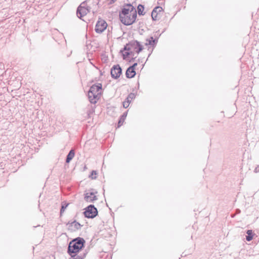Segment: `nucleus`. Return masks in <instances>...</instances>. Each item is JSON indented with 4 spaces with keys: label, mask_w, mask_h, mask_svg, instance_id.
I'll list each match as a JSON object with an SVG mask.
<instances>
[{
    "label": "nucleus",
    "mask_w": 259,
    "mask_h": 259,
    "mask_svg": "<svg viewBox=\"0 0 259 259\" xmlns=\"http://www.w3.org/2000/svg\"><path fill=\"white\" fill-rule=\"evenodd\" d=\"M254 172H259V165L255 167V168L254 169Z\"/></svg>",
    "instance_id": "obj_27"
},
{
    "label": "nucleus",
    "mask_w": 259,
    "mask_h": 259,
    "mask_svg": "<svg viewBox=\"0 0 259 259\" xmlns=\"http://www.w3.org/2000/svg\"><path fill=\"white\" fill-rule=\"evenodd\" d=\"M112 78L117 79L122 73V69L119 65H114L111 69L110 71Z\"/></svg>",
    "instance_id": "obj_8"
},
{
    "label": "nucleus",
    "mask_w": 259,
    "mask_h": 259,
    "mask_svg": "<svg viewBox=\"0 0 259 259\" xmlns=\"http://www.w3.org/2000/svg\"><path fill=\"white\" fill-rule=\"evenodd\" d=\"M116 0H107L108 5H112L114 4Z\"/></svg>",
    "instance_id": "obj_26"
},
{
    "label": "nucleus",
    "mask_w": 259,
    "mask_h": 259,
    "mask_svg": "<svg viewBox=\"0 0 259 259\" xmlns=\"http://www.w3.org/2000/svg\"><path fill=\"white\" fill-rule=\"evenodd\" d=\"M162 11V8L161 7H155L152 11L151 13V17L152 18V20L154 21H156L158 19H159V17H158V15L159 13Z\"/></svg>",
    "instance_id": "obj_12"
},
{
    "label": "nucleus",
    "mask_w": 259,
    "mask_h": 259,
    "mask_svg": "<svg viewBox=\"0 0 259 259\" xmlns=\"http://www.w3.org/2000/svg\"><path fill=\"white\" fill-rule=\"evenodd\" d=\"M135 95L134 93H131L128 94V96L126 98L125 100H126L127 101H129V102H131L132 100L135 98Z\"/></svg>",
    "instance_id": "obj_22"
},
{
    "label": "nucleus",
    "mask_w": 259,
    "mask_h": 259,
    "mask_svg": "<svg viewBox=\"0 0 259 259\" xmlns=\"http://www.w3.org/2000/svg\"><path fill=\"white\" fill-rule=\"evenodd\" d=\"M130 104V102H129V101H127L126 100H125L123 102V107L124 108H127L129 106Z\"/></svg>",
    "instance_id": "obj_25"
},
{
    "label": "nucleus",
    "mask_w": 259,
    "mask_h": 259,
    "mask_svg": "<svg viewBox=\"0 0 259 259\" xmlns=\"http://www.w3.org/2000/svg\"><path fill=\"white\" fill-rule=\"evenodd\" d=\"M68 227V230L71 232H75L80 229L82 225L80 223L74 220L73 222H68L66 224Z\"/></svg>",
    "instance_id": "obj_9"
},
{
    "label": "nucleus",
    "mask_w": 259,
    "mask_h": 259,
    "mask_svg": "<svg viewBox=\"0 0 259 259\" xmlns=\"http://www.w3.org/2000/svg\"><path fill=\"white\" fill-rule=\"evenodd\" d=\"M130 55L134 56V53L132 51H126L122 54L123 59L125 60Z\"/></svg>",
    "instance_id": "obj_20"
},
{
    "label": "nucleus",
    "mask_w": 259,
    "mask_h": 259,
    "mask_svg": "<svg viewBox=\"0 0 259 259\" xmlns=\"http://www.w3.org/2000/svg\"><path fill=\"white\" fill-rule=\"evenodd\" d=\"M237 211H238V213H240L241 212L240 210L239 209H237Z\"/></svg>",
    "instance_id": "obj_29"
},
{
    "label": "nucleus",
    "mask_w": 259,
    "mask_h": 259,
    "mask_svg": "<svg viewBox=\"0 0 259 259\" xmlns=\"http://www.w3.org/2000/svg\"><path fill=\"white\" fill-rule=\"evenodd\" d=\"M85 243V240L79 237L71 240L67 250V253L70 256L69 259H84L87 253L85 251L82 252Z\"/></svg>",
    "instance_id": "obj_1"
},
{
    "label": "nucleus",
    "mask_w": 259,
    "mask_h": 259,
    "mask_svg": "<svg viewBox=\"0 0 259 259\" xmlns=\"http://www.w3.org/2000/svg\"><path fill=\"white\" fill-rule=\"evenodd\" d=\"M132 70L130 69V71H128V68L127 69L125 73L126 77L128 78H132L135 76L136 73L135 70H134V71H132Z\"/></svg>",
    "instance_id": "obj_18"
},
{
    "label": "nucleus",
    "mask_w": 259,
    "mask_h": 259,
    "mask_svg": "<svg viewBox=\"0 0 259 259\" xmlns=\"http://www.w3.org/2000/svg\"><path fill=\"white\" fill-rule=\"evenodd\" d=\"M101 90H102V84L98 83V84H93L91 87L89 92L92 95L93 93L99 95L100 94V91Z\"/></svg>",
    "instance_id": "obj_11"
},
{
    "label": "nucleus",
    "mask_w": 259,
    "mask_h": 259,
    "mask_svg": "<svg viewBox=\"0 0 259 259\" xmlns=\"http://www.w3.org/2000/svg\"><path fill=\"white\" fill-rule=\"evenodd\" d=\"M87 3L88 9L93 13L97 12L99 8V0H87L84 1Z\"/></svg>",
    "instance_id": "obj_6"
},
{
    "label": "nucleus",
    "mask_w": 259,
    "mask_h": 259,
    "mask_svg": "<svg viewBox=\"0 0 259 259\" xmlns=\"http://www.w3.org/2000/svg\"><path fill=\"white\" fill-rule=\"evenodd\" d=\"M91 12L89 9L87 3L83 2L78 7L76 10V15L79 18L81 19L82 17L85 16L88 13Z\"/></svg>",
    "instance_id": "obj_5"
},
{
    "label": "nucleus",
    "mask_w": 259,
    "mask_h": 259,
    "mask_svg": "<svg viewBox=\"0 0 259 259\" xmlns=\"http://www.w3.org/2000/svg\"><path fill=\"white\" fill-rule=\"evenodd\" d=\"M127 112H124L120 117V118L119 119L118 124H117V127H120L122 124L123 123L126 117L127 116Z\"/></svg>",
    "instance_id": "obj_16"
},
{
    "label": "nucleus",
    "mask_w": 259,
    "mask_h": 259,
    "mask_svg": "<svg viewBox=\"0 0 259 259\" xmlns=\"http://www.w3.org/2000/svg\"><path fill=\"white\" fill-rule=\"evenodd\" d=\"M144 6L141 4H139L137 7V12L139 15L143 16L145 14L144 12Z\"/></svg>",
    "instance_id": "obj_19"
},
{
    "label": "nucleus",
    "mask_w": 259,
    "mask_h": 259,
    "mask_svg": "<svg viewBox=\"0 0 259 259\" xmlns=\"http://www.w3.org/2000/svg\"><path fill=\"white\" fill-rule=\"evenodd\" d=\"M97 193V192H89L85 194L84 200L88 202H93L94 201L98 199L97 197L95 195V194Z\"/></svg>",
    "instance_id": "obj_10"
},
{
    "label": "nucleus",
    "mask_w": 259,
    "mask_h": 259,
    "mask_svg": "<svg viewBox=\"0 0 259 259\" xmlns=\"http://www.w3.org/2000/svg\"><path fill=\"white\" fill-rule=\"evenodd\" d=\"M97 172L96 170H92L89 177L91 178L92 179H96V176L97 175Z\"/></svg>",
    "instance_id": "obj_23"
},
{
    "label": "nucleus",
    "mask_w": 259,
    "mask_h": 259,
    "mask_svg": "<svg viewBox=\"0 0 259 259\" xmlns=\"http://www.w3.org/2000/svg\"><path fill=\"white\" fill-rule=\"evenodd\" d=\"M107 26V24L106 21L99 18L95 26V31L97 33H101L106 29Z\"/></svg>",
    "instance_id": "obj_7"
},
{
    "label": "nucleus",
    "mask_w": 259,
    "mask_h": 259,
    "mask_svg": "<svg viewBox=\"0 0 259 259\" xmlns=\"http://www.w3.org/2000/svg\"><path fill=\"white\" fill-rule=\"evenodd\" d=\"M143 49V46L138 40H133L130 41L127 44L124 46L123 50L120 52H122L124 51H132L136 52L137 54L141 52Z\"/></svg>",
    "instance_id": "obj_3"
},
{
    "label": "nucleus",
    "mask_w": 259,
    "mask_h": 259,
    "mask_svg": "<svg viewBox=\"0 0 259 259\" xmlns=\"http://www.w3.org/2000/svg\"><path fill=\"white\" fill-rule=\"evenodd\" d=\"M246 239L248 241H251L255 235V234L253 232L252 230H248L246 231Z\"/></svg>",
    "instance_id": "obj_17"
},
{
    "label": "nucleus",
    "mask_w": 259,
    "mask_h": 259,
    "mask_svg": "<svg viewBox=\"0 0 259 259\" xmlns=\"http://www.w3.org/2000/svg\"><path fill=\"white\" fill-rule=\"evenodd\" d=\"M136 58V57H135V58H134V57H133V58H132V59L131 61H134V60H135V58Z\"/></svg>",
    "instance_id": "obj_28"
},
{
    "label": "nucleus",
    "mask_w": 259,
    "mask_h": 259,
    "mask_svg": "<svg viewBox=\"0 0 259 259\" xmlns=\"http://www.w3.org/2000/svg\"><path fill=\"white\" fill-rule=\"evenodd\" d=\"M146 45L154 46L158 41V38H154L153 36H150L149 38L146 39Z\"/></svg>",
    "instance_id": "obj_14"
},
{
    "label": "nucleus",
    "mask_w": 259,
    "mask_h": 259,
    "mask_svg": "<svg viewBox=\"0 0 259 259\" xmlns=\"http://www.w3.org/2000/svg\"><path fill=\"white\" fill-rule=\"evenodd\" d=\"M75 155V151L73 149H71L69 153H68L66 159V163H69L70 161L73 159V158L74 157Z\"/></svg>",
    "instance_id": "obj_15"
},
{
    "label": "nucleus",
    "mask_w": 259,
    "mask_h": 259,
    "mask_svg": "<svg viewBox=\"0 0 259 259\" xmlns=\"http://www.w3.org/2000/svg\"><path fill=\"white\" fill-rule=\"evenodd\" d=\"M83 212L85 218L89 219H93L98 214V210L96 207L93 204L88 206Z\"/></svg>",
    "instance_id": "obj_4"
},
{
    "label": "nucleus",
    "mask_w": 259,
    "mask_h": 259,
    "mask_svg": "<svg viewBox=\"0 0 259 259\" xmlns=\"http://www.w3.org/2000/svg\"><path fill=\"white\" fill-rule=\"evenodd\" d=\"M119 13V20L124 25L129 26L136 22L137 12L132 4H124Z\"/></svg>",
    "instance_id": "obj_2"
},
{
    "label": "nucleus",
    "mask_w": 259,
    "mask_h": 259,
    "mask_svg": "<svg viewBox=\"0 0 259 259\" xmlns=\"http://www.w3.org/2000/svg\"><path fill=\"white\" fill-rule=\"evenodd\" d=\"M137 65V63H135L132 65L130 66L129 67H128V71H130V69L132 70V71H134V70H135V68Z\"/></svg>",
    "instance_id": "obj_24"
},
{
    "label": "nucleus",
    "mask_w": 259,
    "mask_h": 259,
    "mask_svg": "<svg viewBox=\"0 0 259 259\" xmlns=\"http://www.w3.org/2000/svg\"><path fill=\"white\" fill-rule=\"evenodd\" d=\"M69 203H63L62 204L61 208L60 209V215H62V213L64 212L65 209L68 206Z\"/></svg>",
    "instance_id": "obj_21"
},
{
    "label": "nucleus",
    "mask_w": 259,
    "mask_h": 259,
    "mask_svg": "<svg viewBox=\"0 0 259 259\" xmlns=\"http://www.w3.org/2000/svg\"><path fill=\"white\" fill-rule=\"evenodd\" d=\"M88 98L89 99L90 102L92 104H96L97 102V101L98 100V95L95 94H92V95L90 94L89 92H88Z\"/></svg>",
    "instance_id": "obj_13"
}]
</instances>
